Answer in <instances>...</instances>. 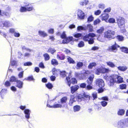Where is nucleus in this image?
<instances>
[{"instance_id": "1", "label": "nucleus", "mask_w": 128, "mask_h": 128, "mask_svg": "<svg viewBox=\"0 0 128 128\" xmlns=\"http://www.w3.org/2000/svg\"><path fill=\"white\" fill-rule=\"evenodd\" d=\"M108 86H112L115 83L120 84L124 82L123 78L121 76L116 74H112L110 75L106 74L104 76Z\"/></svg>"}, {"instance_id": "2", "label": "nucleus", "mask_w": 128, "mask_h": 128, "mask_svg": "<svg viewBox=\"0 0 128 128\" xmlns=\"http://www.w3.org/2000/svg\"><path fill=\"white\" fill-rule=\"evenodd\" d=\"M90 96L89 94L85 92H84L82 94H79L77 95L75 98L77 101L80 102L82 100L85 102L88 103L90 99Z\"/></svg>"}, {"instance_id": "3", "label": "nucleus", "mask_w": 128, "mask_h": 128, "mask_svg": "<svg viewBox=\"0 0 128 128\" xmlns=\"http://www.w3.org/2000/svg\"><path fill=\"white\" fill-rule=\"evenodd\" d=\"M115 32L111 30H108L104 33V36L105 38L110 40L114 39L115 38Z\"/></svg>"}, {"instance_id": "4", "label": "nucleus", "mask_w": 128, "mask_h": 128, "mask_svg": "<svg viewBox=\"0 0 128 128\" xmlns=\"http://www.w3.org/2000/svg\"><path fill=\"white\" fill-rule=\"evenodd\" d=\"M128 124V120L127 118L121 120L118 122L117 126L118 128H123Z\"/></svg>"}, {"instance_id": "5", "label": "nucleus", "mask_w": 128, "mask_h": 128, "mask_svg": "<svg viewBox=\"0 0 128 128\" xmlns=\"http://www.w3.org/2000/svg\"><path fill=\"white\" fill-rule=\"evenodd\" d=\"M66 79L67 80V84L69 87L70 86L71 84H74L77 83V81L74 78H71L69 76H67Z\"/></svg>"}, {"instance_id": "6", "label": "nucleus", "mask_w": 128, "mask_h": 128, "mask_svg": "<svg viewBox=\"0 0 128 128\" xmlns=\"http://www.w3.org/2000/svg\"><path fill=\"white\" fill-rule=\"evenodd\" d=\"M110 70L108 69L100 67L96 69L95 71V74L97 75H99L100 73L104 74L108 73Z\"/></svg>"}, {"instance_id": "7", "label": "nucleus", "mask_w": 128, "mask_h": 128, "mask_svg": "<svg viewBox=\"0 0 128 128\" xmlns=\"http://www.w3.org/2000/svg\"><path fill=\"white\" fill-rule=\"evenodd\" d=\"M118 26L120 28L124 26L125 20L122 17H119L116 20Z\"/></svg>"}, {"instance_id": "8", "label": "nucleus", "mask_w": 128, "mask_h": 128, "mask_svg": "<svg viewBox=\"0 0 128 128\" xmlns=\"http://www.w3.org/2000/svg\"><path fill=\"white\" fill-rule=\"evenodd\" d=\"M96 36L95 34L93 33H90L84 36L83 37V40L85 42H87L90 38V37L93 38Z\"/></svg>"}, {"instance_id": "9", "label": "nucleus", "mask_w": 128, "mask_h": 128, "mask_svg": "<svg viewBox=\"0 0 128 128\" xmlns=\"http://www.w3.org/2000/svg\"><path fill=\"white\" fill-rule=\"evenodd\" d=\"M96 81V84L99 87L103 88L104 86V82L102 79H97Z\"/></svg>"}, {"instance_id": "10", "label": "nucleus", "mask_w": 128, "mask_h": 128, "mask_svg": "<svg viewBox=\"0 0 128 128\" xmlns=\"http://www.w3.org/2000/svg\"><path fill=\"white\" fill-rule=\"evenodd\" d=\"M49 104H47V106L49 108H56V104L55 100H50L48 103Z\"/></svg>"}, {"instance_id": "11", "label": "nucleus", "mask_w": 128, "mask_h": 128, "mask_svg": "<svg viewBox=\"0 0 128 128\" xmlns=\"http://www.w3.org/2000/svg\"><path fill=\"white\" fill-rule=\"evenodd\" d=\"M79 86L78 85L72 86L70 87V92L71 93L73 94L79 88Z\"/></svg>"}, {"instance_id": "12", "label": "nucleus", "mask_w": 128, "mask_h": 128, "mask_svg": "<svg viewBox=\"0 0 128 128\" xmlns=\"http://www.w3.org/2000/svg\"><path fill=\"white\" fill-rule=\"evenodd\" d=\"M94 77V74L89 76L86 81L88 84H92Z\"/></svg>"}, {"instance_id": "13", "label": "nucleus", "mask_w": 128, "mask_h": 128, "mask_svg": "<svg viewBox=\"0 0 128 128\" xmlns=\"http://www.w3.org/2000/svg\"><path fill=\"white\" fill-rule=\"evenodd\" d=\"M74 40L72 36H70L68 37H66L62 40V42L64 44L68 43L70 41Z\"/></svg>"}, {"instance_id": "14", "label": "nucleus", "mask_w": 128, "mask_h": 128, "mask_svg": "<svg viewBox=\"0 0 128 128\" xmlns=\"http://www.w3.org/2000/svg\"><path fill=\"white\" fill-rule=\"evenodd\" d=\"M56 74L58 73H59L60 76L64 78L66 76V73L65 71H59L58 70H56Z\"/></svg>"}, {"instance_id": "15", "label": "nucleus", "mask_w": 128, "mask_h": 128, "mask_svg": "<svg viewBox=\"0 0 128 128\" xmlns=\"http://www.w3.org/2000/svg\"><path fill=\"white\" fill-rule=\"evenodd\" d=\"M102 20H107L109 18V16L108 14L104 13L102 14L100 16Z\"/></svg>"}, {"instance_id": "16", "label": "nucleus", "mask_w": 128, "mask_h": 128, "mask_svg": "<svg viewBox=\"0 0 128 128\" xmlns=\"http://www.w3.org/2000/svg\"><path fill=\"white\" fill-rule=\"evenodd\" d=\"M83 74L80 73L78 72H76L75 74V77L78 78L80 80H83L84 78Z\"/></svg>"}, {"instance_id": "17", "label": "nucleus", "mask_w": 128, "mask_h": 128, "mask_svg": "<svg viewBox=\"0 0 128 128\" xmlns=\"http://www.w3.org/2000/svg\"><path fill=\"white\" fill-rule=\"evenodd\" d=\"M16 86L18 87L19 88H21L23 87V83L22 82L20 81V80H18L16 81Z\"/></svg>"}, {"instance_id": "18", "label": "nucleus", "mask_w": 128, "mask_h": 128, "mask_svg": "<svg viewBox=\"0 0 128 128\" xmlns=\"http://www.w3.org/2000/svg\"><path fill=\"white\" fill-rule=\"evenodd\" d=\"M24 112L25 114V117L27 119H28L30 118V111L28 109L25 110Z\"/></svg>"}, {"instance_id": "19", "label": "nucleus", "mask_w": 128, "mask_h": 128, "mask_svg": "<svg viewBox=\"0 0 128 128\" xmlns=\"http://www.w3.org/2000/svg\"><path fill=\"white\" fill-rule=\"evenodd\" d=\"M78 17L80 19H83L84 18L85 15L84 14L82 11H80L79 12L78 14Z\"/></svg>"}, {"instance_id": "20", "label": "nucleus", "mask_w": 128, "mask_h": 128, "mask_svg": "<svg viewBox=\"0 0 128 128\" xmlns=\"http://www.w3.org/2000/svg\"><path fill=\"white\" fill-rule=\"evenodd\" d=\"M125 112V110L124 109H120L118 111L117 114L119 116H122L124 115Z\"/></svg>"}, {"instance_id": "21", "label": "nucleus", "mask_w": 128, "mask_h": 128, "mask_svg": "<svg viewBox=\"0 0 128 128\" xmlns=\"http://www.w3.org/2000/svg\"><path fill=\"white\" fill-rule=\"evenodd\" d=\"M74 111V112L79 111L80 109V106L76 105L73 108Z\"/></svg>"}, {"instance_id": "22", "label": "nucleus", "mask_w": 128, "mask_h": 128, "mask_svg": "<svg viewBox=\"0 0 128 128\" xmlns=\"http://www.w3.org/2000/svg\"><path fill=\"white\" fill-rule=\"evenodd\" d=\"M39 34L41 36H42L43 37H45L48 36L47 34L44 31H42L39 30L38 31Z\"/></svg>"}, {"instance_id": "23", "label": "nucleus", "mask_w": 128, "mask_h": 128, "mask_svg": "<svg viewBox=\"0 0 128 128\" xmlns=\"http://www.w3.org/2000/svg\"><path fill=\"white\" fill-rule=\"evenodd\" d=\"M118 68L119 70L121 71L124 72L127 70V68L126 66H120L118 67Z\"/></svg>"}, {"instance_id": "24", "label": "nucleus", "mask_w": 128, "mask_h": 128, "mask_svg": "<svg viewBox=\"0 0 128 128\" xmlns=\"http://www.w3.org/2000/svg\"><path fill=\"white\" fill-rule=\"evenodd\" d=\"M67 98L66 96H64L60 99V102L62 104L66 103L67 100Z\"/></svg>"}, {"instance_id": "25", "label": "nucleus", "mask_w": 128, "mask_h": 128, "mask_svg": "<svg viewBox=\"0 0 128 128\" xmlns=\"http://www.w3.org/2000/svg\"><path fill=\"white\" fill-rule=\"evenodd\" d=\"M126 48L122 46L120 47V46L118 45L117 44H116V42H115L114 44L112 45L111 46V48Z\"/></svg>"}, {"instance_id": "26", "label": "nucleus", "mask_w": 128, "mask_h": 128, "mask_svg": "<svg viewBox=\"0 0 128 128\" xmlns=\"http://www.w3.org/2000/svg\"><path fill=\"white\" fill-rule=\"evenodd\" d=\"M96 64L94 62H91L90 64L88 66V68L92 69L93 67H94L96 66Z\"/></svg>"}, {"instance_id": "27", "label": "nucleus", "mask_w": 128, "mask_h": 128, "mask_svg": "<svg viewBox=\"0 0 128 128\" xmlns=\"http://www.w3.org/2000/svg\"><path fill=\"white\" fill-rule=\"evenodd\" d=\"M17 80V78L15 76H12L10 78L9 81L11 82H16Z\"/></svg>"}, {"instance_id": "28", "label": "nucleus", "mask_w": 128, "mask_h": 128, "mask_svg": "<svg viewBox=\"0 0 128 128\" xmlns=\"http://www.w3.org/2000/svg\"><path fill=\"white\" fill-rule=\"evenodd\" d=\"M116 38L119 41H122L124 40V37L122 36L118 35L116 36Z\"/></svg>"}, {"instance_id": "29", "label": "nucleus", "mask_w": 128, "mask_h": 128, "mask_svg": "<svg viewBox=\"0 0 128 128\" xmlns=\"http://www.w3.org/2000/svg\"><path fill=\"white\" fill-rule=\"evenodd\" d=\"M104 30V28L103 27H101L97 30L96 32L98 34H102L103 33Z\"/></svg>"}, {"instance_id": "30", "label": "nucleus", "mask_w": 128, "mask_h": 128, "mask_svg": "<svg viewBox=\"0 0 128 128\" xmlns=\"http://www.w3.org/2000/svg\"><path fill=\"white\" fill-rule=\"evenodd\" d=\"M60 33L59 32L57 33V34L58 35H60V37L62 38H65L66 37V35L65 34V32H63L62 34H60Z\"/></svg>"}, {"instance_id": "31", "label": "nucleus", "mask_w": 128, "mask_h": 128, "mask_svg": "<svg viewBox=\"0 0 128 128\" xmlns=\"http://www.w3.org/2000/svg\"><path fill=\"white\" fill-rule=\"evenodd\" d=\"M75 98V97H74L72 98H71L69 102L68 103V104L70 106H72L73 103L75 102L76 100H74Z\"/></svg>"}, {"instance_id": "32", "label": "nucleus", "mask_w": 128, "mask_h": 128, "mask_svg": "<svg viewBox=\"0 0 128 128\" xmlns=\"http://www.w3.org/2000/svg\"><path fill=\"white\" fill-rule=\"evenodd\" d=\"M83 65V64L82 62H78L77 63L76 66L78 67L77 69H79L81 68Z\"/></svg>"}, {"instance_id": "33", "label": "nucleus", "mask_w": 128, "mask_h": 128, "mask_svg": "<svg viewBox=\"0 0 128 128\" xmlns=\"http://www.w3.org/2000/svg\"><path fill=\"white\" fill-rule=\"evenodd\" d=\"M126 84H122L119 85V88L121 90H124L126 89Z\"/></svg>"}, {"instance_id": "34", "label": "nucleus", "mask_w": 128, "mask_h": 128, "mask_svg": "<svg viewBox=\"0 0 128 128\" xmlns=\"http://www.w3.org/2000/svg\"><path fill=\"white\" fill-rule=\"evenodd\" d=\"M107 65L111 68H114L115 66V65L113 63L110 62H106Z\"/></svg>"}, {"instance_id": "35", "label": "nucleus", "mask_w": 128, "mask_h": 128, "mask_svg": "<svg viewBox=\"0 0 128 128\" xmlns=\"http://www.w3.org/2000/svg\"><path fill=\"white\" fill-rule=\"evenodd\" d=\"M57 57L59 60H63L65 58V56L64 55L61 54L59 55L58 54L57 55Z\"/></svg>"}, {"instance_id": "36", "label": "nucleus", "mask_w": 128, "mask_h": 128, "mask_svg": "<svg viewBox=\"0 0 128 128\" xmlns=\"http://www.w3.org/2000/svg\"><path fill=\"white\" fill-rule=\"evenodd\" d=\"M67 60L68 62L70 64H74L75 63L74 61L70 57L67 58Z\"/></svg>"}, {"instance_id": "37", "label": "nucleus", "mask_w": 128, "mask_h": 128, "mask_svg": "<svg viewBox=\"0 0 128 128\" xmlns=\"http://www.w3.org/2000/svg\"><path fill=\"white\" fill-rule=\"evenodd\" d=\"M46 86L49 89H51L53 87L52 84L50 82H48L46 84Z\"/></svg>"}, {"instance_id": "38", "label": "nucleus", "mask_w": 128, "mask_h": 128, "mask_svg": "<svg viewBox=\"0 0 128 128\" xmlns=\"http://www.w3.org/2000/svg\"><path fill=\"white\" fill-rule=\"evenodd\" d=\"M21 12H25L27 11L26 8V7L21 6L20 10Z\"/></svg>"}, {"instance_id": "39", "label": "nucleus", "mask_w": 128, "mask_h": 128, "mask_svg": "<svg viewBox=\"0 0 128 128\" xmlns=\"http://www.w3.org/2000/svg\"><path fill=\"white\" fill-rule=\"evenodd\" d=\"M29 5V4H28L26 6V8L27 11H30L32 10L33 7L32 6H31L28 7Z\"/></svg>"}, {"instance_id": "40", "label": "nucleus", "mask_w": 128, "mask_h": 128, "mask_svg": "<svg viewBox=\"0 0 128 128\" xmlns=\"http://www.w3.org/2000/svg\"><path fill=\"white\" fill-rule=\"evenodd\" d=\"M94 38H90L87 42H88V44H92L94 43Z\"/></svg>"}, {"instance_id": "41", "label": "nucleus", "mask_w": 128, "mask_h": 128, "mask_svg": "<svg viewBox=\"0 0 128 128\" xmlns=\"http://www.w3.org/2000/svg\"><path fill=\"white\" fill-rule=\"evenodd\" d=\"M94 19V18L92 16H90L88 18L87 22H90L93 20Z\"/></svg>"}, {"instance_id": "42", "label": "nucleus", "mask_w": 128, "mask_h": 128, "mask_svg": "<svg viewBox=\"0 0 128 128\" xmlns=\"http://www.w3.org/2000/svg\"><path fill=\"white\" fill-rule=\"evenodd\" d=\"M97 39L98 40L100 41H102L103 40V37L102 35L100 34L98 36Z\"/></svg>"}, {"instance_id": "43", "label": "nucleus", "mask_w": 128, "mask_h": 128, "mask_svg": "<svg viewBox=\"0 0 128 128\" xmlns=\"http://www.w3.org/2000/svg\"><path fill=\"white\" fill-rule=\"evenodd\" d=\"M4 85L6 87H9L11 85V84L10 81L7 80L4 83Z\"/></svg>"}, {"instance_id": "44", "label": "nucleus", "mask_w": 128, "mask_h": 128, "mask_svg": "<svg viewBox=\"0 0 128 128\" xmlns=\"http://www.w3.org/2000/svg\"><path fill=\"white\" fill-rule=\"evenodd\" d=\"M100 103L102 106L103 107L106 106L108 104V102L104 101L101 102Z\"/></svg>"}, {"instance_id": "45", "label": "nucleus", "mask_w": 128, "mask_h": 128, "mask_svg": "<svg viewBox=\"0 0 128 128\" xmlns=\"http://www.w3.org/2000/svg\"><path fill=\"white\" fill-rule=\"evenodd\" d=\"M44 60H48L50 58V57L48 55L47 53L45 54L44 55Z\"/></svg>"}, {"instance_id": "46", "label": "nucleus", "mask_w": 128, "mask_h": 128, "mask_svg": "<svg viewBox=\"0 0 128 128\" xmlns=\"http://www.w3.org/2000/svg\"><path fill=\"white\" fill-rule=\"evenodd\" d=\"M100 20L99 18H98L94 21L93 24L94 25H96L100 23Z\"/></svg>"}, {"instance_id": "47", "label": "nucleus", "mask_w": 128, "mask_h": 128, "mask_svg": "<svg viewBox=\"0 0 128 128\" xmlns=\"http://www.w3.org/2000/svg\"><path fill=\"white\" fill-rule=\"evenodd\" d=\"M108 22L110 23H114L115 22V20L114 18H111L108 19Z\"/></svg>"}, {"instance_id": "48", "label": "nucleus", "mask_w": 128, "mask_h": 128, "mask_svg": "<svg viewBox=\"0 0 128 128\" xmlns=\"http://www.w3.org/2000/svg\"><path fill=\"white\" fill-rule=\"evenodd\" d=\"M86 84L85 83H82L80 84V87L81 88H86Z\"/></svg>"}, {"instance_id": "49", "label": "nucleus", "mask_w": 128, "mask_h": 128, "mask_svg": "<svg viewBox=\"0 0 128 128\" xmlns=\"http://www.w3.org/2000/svg\"><path fill=\"white\" fill-rule=\"evenodd\" d=\"M11 66H17V62L15 60H13L11 62Z\"/></svg>"}, {"instance_id": "50", "label": "nucleus", "mask_w": 128, "mask_h": 128, "mask_svg": "<svg viewBox=\"0 0 128 128\" xmlns=\"http://www.w3.org/2000/svg\"><path fill=\"white\" fill-rule=\"evenodd\" d=\"M92 84H88L86 86V88L88 90L92 89L93 88L92 86H91Z\"/></svg>"}, {"instance_id": "51", "label": "nucleus", "mask_w": 128, "mask_h": 128, "mask_svg": "<svg viewBox=\"0 0 128 128\" xmlns=\"http://www.w3.org/2000/svg\"><path fill=\"white\" fill-rule=\"evenodd\" d=\"M56 50H54V48H49L48 50V52L51 53L52 54L55 52Z\"/></svg>"}, {"instance_id": "52", "label": "nucleus", "mask_w": 128, "mask_h": 128, "mask_svg": "<svg viewBox=\"0 0 128 128\" xmlns=\"http://www.w3.org/2000/svg\"><path fill=\"white\" fill-rule=\"evenodd\" d=\"M82 36V34L80 33H78L75 34L74 35V36L76 38H78L81 37Z\"/></svg>"}, {"instance_id": "53", "label": "nucleus", "mask_w": 128, "mask_h": 128, "mask_svg": "<svg viewBox=\"0 0 128 128\" xmlns=\"http://www.w3.org/2000/svg\"><path fill=\"white\" fill-rule=\"evenodd\" d=\"M3 26L6 27H8L9 26V23L7 22H5L2 24Z\"/></svg>"}, {"instance_id": "54", "label": "nucleus", "mask_w": 128, "mask_h": 128, "mask_svg": "<svg viewBox=\"0 0 128 128\" xmlns=\"http://www.w3.org/2000/svg\"><path fill=\"white\" fill-rule=\"evenodd\" d=\"M79 47L81 48L83 47L84 45V42L82 41H81L78 44Z\"/></svg>"}, {"instance_id": "55", "label": "nucleus", "mask_w": 128, "mask_h": 128, "mask_svg": "<svg viewBox=\"0 0 128 128\" xmlns=\"http://www.w3.org/2000/svg\"><path fill=\"white\" fill-rule=\"evenodd\" d=\"M24 71H22L20 72L18 75V77L20 78H22L23 76Z\"/></svg>"}, {"instance_id": "56", "label": "nucleus", "mask_w": 128, "mask_h": 128, "mask_svg": "<svg viewBox=\"0 0 128 128\" xmlns=\"http://www.w3.org/2000/svg\"><path fill=\"white\" fill-rule=\"evenodd\" d=\"M32 65V63L31 62H25L24 64V65L25 66H31Z\"/></svg>"}, {"instance_id": "57", "label": "nucleus", "mask_w": 128, "mask_h": 128, "mask_svg": "<svg viewBox=\"0 0 128 128\" xmlns=\"http://www.w3.org/2000/svg\"><path fill=\"white\" fill-rule=\"evenodd\" d=\"M98 6L99 8L103 9L105 8L104 4H100L98 5Z\"/></svg>"}, {"instance_id": "58", "label": "nucleus", "mask_w": 128, "mask_h": 128, "mask_svg": "<svg viewBox=\"0 0 128 128\" xmlns=\"http://www.w3.org/2000/svg\"><path fill=\"white\" fill-rule=\"evenodd\" d=\"M101 99L104 101L108 100V97L107 96H104L101 98Z\"/></svg>"}, {"instance_id": "59", "label": "nucleus", "mask_w": 128, "mask_h": 128, "mask_svg": "<svg viewBox=\"0 0 128 128\" xmlns=\"http://www.w3.org/2000/svg\"><path fill=\"white\" fill-rule=\"evenodd\" d=\"M101 13V11L98 10L94 12V14L96 16L99 15Z\"/></svg>"}, {"instance_id": "60", "label": "nucleus", "mask_w": 128, "mask_h": 128, "mask_svg": "<svg viewBox=\"0 0 128 128\" xmlns=\"http://www.w3.org/2000/svg\"><path fill=\"white\" fill-rule=\"evenodd\" d=\"M111 8H106L104 10V12H109L111 11Z\"/></svg>"}, {"instance_id": "61", "label": "nucleus", "mask_w": 128, "mask_h": 128, "mask_svg": "<svg viewBox=\"0 0 128 128\" xmlns=\"http://www.w3.org/2000/svg\"><path fill=\"white\" fill-rule=\"evenodd\" d=\"M121 51L125 53H128V48H121Z\"/></svg>"}, {"instance_id": "62", "label": "nucleus", "mask_w": 128, "mask_h": 128, "mask_svg": "<svg viewBox=\"0 0 128 128\" xmlns=\"http://www.w3.org/2000/svg\"><path fill=\"white\" fill-rule=\"evenodd\" d=\"M92 96L93 98V100L96 99L97 98V94L96 93H92Z\"/></svg>"}, {"instance_id": "63", "label": "nucleus", "mask_w": 128, "mask_h": 128, "mask_svg": "<svg viewBox=\"0 0 128 128\" xmlns=\"http://www.w3.org/2000/svg\"><path fill=\"white\" fill-rule=\"evenodd\" d=\"M103 88L100 87L98 90V93H102L104 91V89L102 88Z\"/></svg>"}, {"instance_id": "64", "label": "nucleus", "mask_w": 128, "mask_h": 128, "mask_svg": "<svg viewBox=\"0 0 128 128\" xmlns=\"http://www.w3.org/2000/svg\"><path fill=\"white\" fill-rule=\"evenodd\" d=\"M51 64L54 66L56 65V60L55 59H52L51 61Z\"/></svg>"}]
</instances>
